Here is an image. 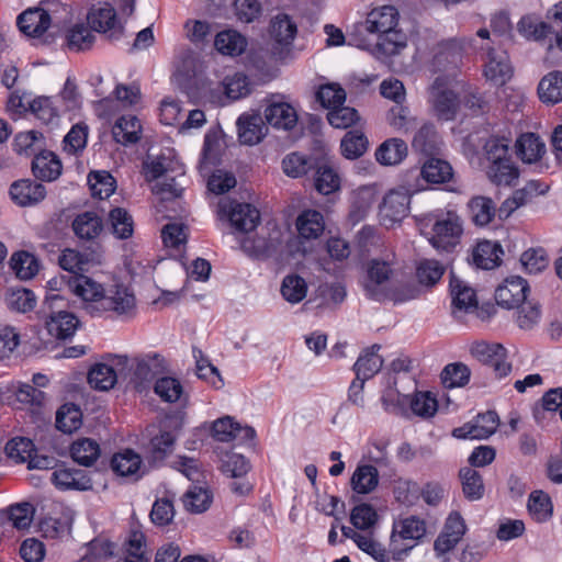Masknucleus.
<instances>
[{
  "label": "nucleus",
  "mask_w": 562,
  "mask_h": 562,
  "mask_svg": "<svg viewBox=\"0 0 562 562\" xmlns=\"http://www.w3.org/2000/svg\"><path fill=\"white\" fill-rule=\"evenodd\" d=\"M67 300L59 293L46 294L37 314L48 334L56 339H68L79 327L78 317L66 310Z\"/></svg>",
  "instance_id": "1"
},
{
  "label": "nucleus",
  "mask_w": 562,
  "mask_h": 562,
  "mask_svg": "<svg viewBox=\"0 0 562 562\" xmlns=\"http://www.w3.org/2000/svg\"><path fill=\"white\" fill-rule=\"evenodd\" d=\"M476 35L482 41V44L476 47L484 52L482 58L484 60L483 74L485 79L493 86H504L510 80L514 72L507 52L491 46L494 40L491 38V32L487 29H480Z\"/></svg>",
  "instance_id": "2"
},
{
  "label": "nucleus",
  "mask_w": 562,
  "mask_h": 562,
  "mask_svg": "<svg viewBox=\"0 0 562 562\" xmlns=\"http://www.w3.org/2000/svg\"><path fill=\"white\" fill-rule=\"evenodd\" d=\"M426 532V521L418 516L411 515L395 520L390 537L392 559L397 562L403 561Z\"/></svg>",
  "instance_id": "3"
},
{
  "label": "nucleus",
  "mask_w": 562,
  "mask_h": 562,
  "mask_svg": "<svg viewBox=\"0 0 562 562\" xmlns=\"http://www.w3.org/2000/svg\"><path fill=\"white\" fill-rule=\"evenodd\" d=\"M392 274L391 260L372 259L368 263L367 277L363 283L366 295L378 302L386 299L395 302L404 301L405 299L401 297L391 286Z\"/></svg>",
  "instance_id": "4"
},
{
  "label": "nucleus",
  "mask_w": 562,
  "mask_h": 562,
  "mask_svg": "<svg viewBox=\"0 0 562 562\" xmlns=\"http://www.w3.org/2000/svg\"><path fill=\"white\" fill-rule=\"evenodd\" d=\"M432 233L429 239L432 247L450 251L460 243L463 233L462 220L454 211L439 212L432 225Z\"/></svg>",
  "instance_id": "5"
},
{
  "label": "nucleus",
  "mask_w": 562,
  "mask_h": 562,
  "mask_svg": "<svg viewBox=\"0 0 562 562\" xmlns=\"http://www.w3.org/2000/svg\"><path fill=\"white\" fill-rule=\"evenodd\" d=\"M428 103L438 120L452 121L460 109V98L446 77H437L428 89Z\"/></svg>",
  "instance_id": "6"
},
{
  "label": "nucleus",
  "mask_w": 562,
  "mask_h": 562,
  "mask_svg": "<svg viewBox=\"0 0 562 562\" xmlns=\"http://www.w3.org/2000/svg\"><path fill=\"white\" fill-rule=\"evenodd\" d=\"M217 213L221 217H226L231 225L241 233L254 231L260 222V213L255 206L226 198L220 200Z\"/></svg>",
  "instance_id": "7"
},
{
  "label": "nucleus",
  "mask_w": 562,
  "mask_h": 562,
  "mask_svg": "<svg viewBox=\"0 0 562 562\" xmlns=\"http://www.w3.org/2000/svg\"><path fill=\"white\" fill-rule=\"evenodd\" d=\"M467 532L462 516L453 512L443 525L442 530L434 541V553L440 562H450V552L458 546Z\"/></svg>",
  "instance_id": "8"
},
{
  "label": "nucleus",
  "mask_w": 562,
  "mask_h": 562,
  "mask_svg": "<svg viewBox=\"0 0 562 562\" xmlns=\"http://www.w3.org/2000/svg\"><path fill=\"white\" fill-rule=\"evenodd\" d=\"M296 34V23L288 14H278L271 20L269 35L271 54L276 59L283 60L290 55Z\"/></svg>",
  "instance_id": "9"
},
{
  "label": "nucleus",
  "mask_w": 562,
  "mask_h": 562,
  "mask_svg": "<svg viewBox=\"0 0 562 562\" xmlns=\"http://www.w3.org/2000/svg\"><path fill=\"white\" fill-rule=\"evenodd\" d=\"M134 293L123 284H113L104 290L103 297L95 305L97 315L112 313L116 316H130L135 311Z\"/></svg>",
  "instance_id": "10"
},
{
  "label": "nucleus",
  "mask_w": 562,
  "mask_h": 562,
  "mask_svg": "<svg viewBox=\"0 0 562 562\" xmlns=\"http://www.w3.org/2000/svg\"><path fill=\"white\" fill-rule=\"evenodd\" d=\"M131 384L142 393L148 390L153 380L165 370L164 358L156 352H149L135 358L132 366Z\"/></svg>",
  "instance_id": "11"
},
{
  "label": "nucleus",
  "mask_w": 562,
  "mask_h": 562,
  "mask_svg": "<svg viewBox=\"0 0 562 562\" xmlns=\"http://www.w3.org/2000/svg\"><path fill=\"white\" fill-rule=\"evenodd\" d=\"M409 204L411 194L406 189L401 188L387 192L379 206L381 224L390 227L401 222L408 215Z\"/></svg>",
  "instance_id": "12"
},
{
  "label": "nucleus",
  "mask_w": 562,
  "mask_h": 562,
  "mask_svg": "<svg viewBox=\"0 0 562 562\" xmlns=\"http://www.w3.org/2000/svg\"><path fill=\"white\" fill-rule=\"evenodd\" d=\"M471 355L483 364L493 368L497 378L507 376L512 364L507 361L506 349L501 344L479 341L471 346Z\"/></svg>",
  "instance_id": "13"
},
{
  "label": "nucleus",
  "mask_w": 562,
  "mask_h": 562,
  "mask_svg": "<svg viewBox=\"0 0 562 562\" xmlns=\"http://www.w3.org/2000/svg\"><path fill=\"white\" fill-rule=\"evenodd\" d=\"M499 425L498 415L493 411L479 414L474 419L452 430L457 439L483 440L495 434Z\"/></svg>",
  "instance_id": "14"
},
{
  "label": "nucleus",
  "mask_w": 562,
  "mask_h": 562,
  "mask_svg": "<svg viewBox=\"0 0 562 562\" xmlns=\"http://www.w3.org/2000/svg\"><path fill=\"white\" fill-rule=\"evenodd\" d=\"M143 170L147 181L167 178L170 173H186L184 166L171 149H166L157 156L148 155L143 164Z\"/></svg>",
  "instance_id": "15"
},
{
  "label": "nucleus",
  "mask_w": 562,
  "mask_h": 562,
  "mask_svg": "<svg viewBox=\"0 0 562 562\" xmlns=\"http://www.w3.org/2000/svg\"><path fill=\"white\" fill-rule=\"evenodd\" d=\"M88 22L94 31L105 34L110 40L117 41L123 35V26L117 20L116 11L108 2L92 8L88 14Z\"/></svg>",
  "instance_id": "16"
},
{
  "label": "nucleus",
  "mask_w": 562,
  "mask_h": 562,
  "mask_svg": "<svg viewBox=\"0 0 562 562\" xmlns=\"http://www.w3.org/2000/svg\"><path fill=\"white\" fill-rule=\"evenodd\" d=\"M52 483L59 491H89L92 480L87 471L76 468H57L52 472Z\"/></svg>",
  "instance_id": "17"
},
{
  "label": "nucleus",
  "mask_w": 562,
  "mask_h": 562,
  "mask_svg": "<svg viewBox=\"0 0 562 562\" xmlns=\"http://www.w3.org/2000/svg\"><path fill=\"white\" fill-rule=\"evenodd\" d=\"M528 283L521 277L507 278L495 291V301L505 308H516L527 300Z\"/></svg>",
  "instance_id": "18"
},
{
  "label": "nucleus",
  "mask_w": 562,
  "mask_h": 562,
  "mask_svg": "<svg viewBox=\"0 0 562 562\" xmlns=\"http://www.w3.org/2000/svg\"><path fill=\"white\" fill-rule=\"evenodd\" d=\"M450 292L452 297V314L459 317V313H472L477 307L475 291L464 281L451 274Z\"/></svg>",
  "instance_id": "19"
},
{
  "label": "nucleus",
  "mask_w": 562,
  "mask_h": 562,
  "mask_svg": "<svg viewBox=\"0 0 562 562\" xmlns=\"http://www.w3.org/2000/svg\"><path fill=\"white\" fill-rule=\"evenodd\" d=\"M16 23L25 35L38 37L48 30L52 18L44 8H30L18 16Z\"/></svg>",
  "instance_id": "20"
},
{
  "label": "nucleus",
  "mask_w": 562,
  "mask_h": 562,
  "mask_svg": "<svg viewBox=\"0 0 562 562\" xmlns=\"http://www.w3.org/2000/svg\"><path fill=\"white\" fill-rule=\"evenodd\" d=\"M63 171V164L58 156L50 150H41L33 157L32 172L36 179L42 181H55Z\"/></svg>",
  "instance_id": "21"
},
{
  "label": "nucleus",
  "mask_w": 562,
  "mask_h": 562,
  "mask_svg": "<svg viewBox=\"0 0 562 562\" xmlns=\"http://www.w3.org/2000/svg\"><path fill=\"white\" fill-rule=\"evenodd\" d=\"M10 195L18 205L30 206L45 198L46 189L42 183L31 179H21L11 184Z\"/></svg>",
  "instance_id": "22"
},
{
  "label": "nucleus",
  "mask_w": 562,
  "mask_h": 562,
  "mask_svg": "<svg viewBox=\"0 0 562 562\" xmlns=\"http://www.w3.org/2000/svg\"><path fill=\"white\" fill-rule=\"evenodd\" d=\"M484 168L487 179L497 187H515L518 183L520 171L513 157L485 165Z\"/></svg>",
  "instance_id": "23"
},
{
  "label": "nucleus",
  "mask_w": 562,
  "mask_h": 562,
  "mask_svg": "<svg viewBox=\"0 0 562 562\" xmlns=\"http://www.w3.org/2000/svg\"><path fill=\"white\" fill-rule=\"evenodd\" d=\"M70 286L77 296L89 303L88 310L91 315L95 316V305H99L105 290L103 285L87 276L80 274L74 279Z\"/></svg>",
  "instance_id": "24"
},
{
  "label": "nucleus",
  "mask_w": 562,
  "mask_h": 562,
  "mask_svg": "<svg viewBox=\"0 0 562 562\" xmlns=\"http://www.w3.org/2000/svg\"><path fill=\"white\" fill-rule=\"evenodd\" d=\"M398 12L392 5H383L371 10L364 21V29L369 33L378 34V36L397 26Z\"/></svg>",
  "instance_id": "25"
},
{
  "label": "nucleus",
  "mask_w": 562,
  "mask_h": 562,
  "mask_svg": "<svg viewBox=\"0 0 562 562\" xmlns=\"http://www.w3.org/2000/svg\"><path fill=\"white\" fill-rule=\"evenodd\" d=\"M267 122L278 128L290 131L297 123L296 110L288 102H272L265 110Z\"/></svg>",
  "instance_id": "26"
},
{
  "label": "nucleus",
  "mask_w": 562,
  "mask_h": 562,
  "mask_svg": "<svg viewBox=\"0 0 562 562\" xmlns=\"http://www.w3.org/2000/svg\"><path fill=\"white\" fill-rule=\"evenodd\" d=\"M517 32L527 41L541 42L552 33V26L535 13H528L517 22Z\"/></svg>",
  "instance_id": "27"
},
{
  "label": "nucleus",
  "mask_w": 562,
  "mask_h": 562,
  "mask_svg": "<svg viewBox=\"0 0 562 562\" xmlns=\"http://www.w3.org/2000/svg\"><path fill=\"white\" fill-rule=\"evenodd\" d=\"M237 127L238 138L245 145H256L265 135V124L258 114H241L237 120Z\"/></svg>",
  "instance_id": "28"
},
{
  "label": "nucleus",
  "mask_w": 562,
  "mask_h": 562,
  "mask_svg": "<svg viewBox=\"0 0 562 562\" xmlns=\"http://www.w3.org/2000/svg\"><path fill=\"white\" fill-rule=\"evenodd\" d=\"M381 347L379 345H373L363 350V352L358 357L352 367L357 378L368 381L381 370L383 359L378 353Z\"/></svg>",
  "instance_id": "29"
},
{
  "label": "nucleus",
  "mask_w": 562,
  "mask_h": 562,
  "mask_svg": "<svg viewBox=\"0 0 562 562\" xmlns=\"http://www.w3.org/2000/svg\"><path fill=\"white\" fill-rule=\"evenodd\" d=\"M379 471L372 464H358L350 479V486L357 494L372 493L379 485Z\"/></svg>",
  "instance_id": "30"
},
{
  "label": "nucleus",
  "mask_w": 562,
  "mask_h": 562,
  "mask_svg": "<svg viewBox=\"0 0 562 562\" xmlns=\"http://www.w3.org/2000/svg\"><path fill=\"white\" fill-rule=\"evenodd\" d=\"M112 134L124 146L136 144L142 135L140 121L135 115H123L115 122Z\"/></svg>",
  "instance_id": "31"
},
{
  "label": "nucleus",
  "mask_w": 562,
  "mask_h": 562,
  "mask_svg": "<svg viewBox=\"0 0 562 562\" xmlns=\"http://www.w3.org/2000/svg\"><path fill=\"white\" fill-rule=\"evenodd\" d=\"M517 156L526 164L538 161L546 153V145L535 133L521 134L516 140Z\"/></svg>",
  "instance_id": "32"
},
{
  "label": "nucleus",
  "mask_w": 562,
  "mask_h": 562,
  "mask_svg": "<svg viewBox=\"0 0 562 562\" xmlns=\"http://www.w3.org/2000/svg\"><path fill=\"white\" fill-rule=\"evenodd\" d=\"M247 38L235 30H224L216 34L214 46L218 53L227 56H239L247 48Z\"/></svg>",
  "instance_id": "33"
},
{
  "label": "nucleus",
  "mask_w": 562,
  "mask_h": 562,
  "mask_svg": "<svg viewBox=\"0 0 562 562\" xmlns=\"http://www.w3.org/2000/svg\"><path fill=\"white\" fill-rule=\"evenodd\" d=\"M176 443V435L169 430H160L157 435L153 436L146 447L148 459L154 462L164 461L170 453H172Z\"/></svg>",
  "instance_id": "34"
},
{
  "label": "nucleus",
  "mask_w": 562,
  "mask_h": 562,
  "mask_svg": "<svg viewBox=\"0 0 562 562\" xmlns=\"http://www.w3.org/2000/svg\"><path fill=\"white\" fill-rule=\"evenodd\" d=\"M503 249L499 244L490 240L480 241L473 251V261L477 268L490 270L501 263Z\"/></svg>",
  "instance_id": "35"
},
{
  "label": "nucleus",
  "mask_w": 562,
  "mask_h": 562,
  "mask_svg": "<svg viewBox=\"0 0 562 562\" xmlns=\"http://www.w3.org/2000/svg\"><path fill=\"white\" fill-rule=\"evenodd\" d=\"M376 201V192L371 187H361L352 194L349 218L352 223L362 221Z\"/></svg>",
  "instance_id": "36"
},
{
  "label": "nucleus",
  "mask_w": 562,
  "mask_h": 562,
  "mask_svg": "<svg viewBox=\"0 0 562 562\" xmlns=\"http://www.w3.org/2000/svg\"><path fill=\"white\" fill-rule=\"evenodd\" d=\"M407 155V145L401 138H390L383 142L375 151L378 162L383 166L400 164Z\"/></svg>",
  "instance_id": "37"
},
{
  "label": "nucleus",
  "mask_w": 562,
  "mask_h": 562,
  "mask_svg": "<svg viewBox=\"0 0 562 562\" xmlns=\"http://www.w3.org/2000/svg\"><path fill=\"white\" fill-rule=\"evenodd\" d=\"M471 220L475 226L485 227L494 218L496 206L491 198L477 195L468 203Z\"/></svg>",
  "instance_id": "38"
},
{
  "label": "nucleus",
  "mask_w": 562,
  "mask_h": 562,
  "mask_svg": "<svg viewBox=\"0 0 562 562\" xmlns=\"http://www.w3.org/2000/svg\"><path fill=\"white\" fill-rule=\"evenodd\" d=\"M325 223L321 212L307 210L301 213L296 220L299 235L305 239L318 238L324 232Z\"/></svg>",
  "instance_id": "39"
},
{
  "label": "nucleus",
  "mask_w": 562,
  "mask_h": 562,
  "mask_svg": "<svg viewBox=\"0 0 562 562\" xmlns=\"http://www.w3.org/2000/svg\"><path fill=\"white\" fill-rule=\"evenodd\" d=\"M103 228L101 217L94 212L78 214L72 222V229L80 239L91 240L100 235Z\"/></svg>",
  "instance_id": "40"
},
{
  "label": "nucleus",
  "mask_w": 562,
  "mask_h": 562,
  "mask_svg": "<svg viewBox=\"0 0 562 562\" xmlns=\"http://www.w3.org/2000/svg\"><path fill=\"white\" fill-rule=\"evenodd\" d=\"M46 143L44 135L35 130L20 132L14 137V150L25 157H35L37 153L44 150Z\"/></svg>",
  "instance_id": "41"
},
{
  "label": "nucleus",
  "mask_w": 562,
  "mask_h": 562,
  "mask_svg": "<svg viewBox=\"0 0 562 562\" xmlns=\"http://www.w3.org/2000/svg\"><path fill=\"white\" fill-rule=\"evenodd\" d=\"M539 99L543 103L555 104L562 101V71H551L538 85Z\"/></svg>",
  "instance_id": "42"
},
{
  "label": "nucleus",
  "mask_w": 562,
  "mask_h": 562,
  "mask_svg": "<svg viewBox=\"0 0 562 562\" xmlns=\"http://www.w3.org/2000/svg\"><path fill=\"white\" fill-rule=\"evenodd\" d=\"M10 267L19 279L31 280L37 274L40 262L33 254L21 250L11 256Z\"/></svg>",
  "instance_id": "43"
},
{
  "label": "nucleus",
  "mask_w": 562,
  "mask_h": 562,
  "mask_svg": "<svg viewBox=\"0 0 562 562\" xmlns=\"http://www.w3.org/2000/svg\"><path fill=\"white\" fill-rule=\"evenodd\" d=\"M315 189L322 194H330L340 188V177L327 162H315Z\"/></svg>",
  "instance_id": "44"
},
{
  "label": "nucleus",
  "mask_w": 562,
  "mask_h": 562,
  "mask_svg": "<svg viewBox=\"0 0 562 562\" xmlns=\"http://www.w3.org/2000/svg\"><path fill=\"white\" fill-rule=\"evenodd\" d=\"M142 465V458L132 449H125L113 456L111 461L112 470L121 476H133L138 474Z\"/></svg>",
  "instance_id": "45"
},
{
  "label": "nucleus",
  "mask_w": 562,
  "mask_h": 562,
  "mask_svg": "<svg viewBox=\"0 0 562 562\" xmlns=\"http://www.w3.org/2000/svg\"><path fill=\"white\" fill-rule=\"evenodd\" d=\"M117 381V373L112 366L106 363H95L88 373V383L92 389L108 391L112 389Z\"/></svg>",
  "instance_id": "46"
},
{
  "label": "nucleus",
  "mask_w": 562,
  "mask_h": 562,
  "mask_svg": "<svg viewBox=\"0 0 562 562\" xmlns=\"http://www.w3.org/2000/svg\"><path fill=\"white\" fill-rule=\"evenodd\" d=\"M280 293L288 303L297 304L306 297L307 283L299 274H288L282 280Z\"/></svg>",
  "instance_id": "47"
},
{
  "label": "nucleus",
  "mask_w": 562,
  "mask_h": 562,
  "mask_svg": "<svg viewBox=\"0 0 562 562\" xmlns=\"http://www.w3.org/2000/svg\"><path fill=\"white\" fill-rule=\"evenodd\" d=\"M528 512L538 522H544L552 517L553 504L550 496L543 491H533L528 498Z\"/></svg>",
  "instance_id": "48"
},
{
  "label": "nucleus",
  "mask_w": 562,
  "mask_h": 562,
  "mask_svg": "<svg viewBox=\"0 0 562 562\" xmlns=\"http://www.w3.org/2000/svg\"><path fill=\"white\" fill-rule=\"evenodd\" d=\"M368 144V138L362 131L350 130L341 139V154L347 159H357L367 151Z\"/></svg>",
  "instance_id": "49"
},
{
  "label": "nucleus",
  "mask_w": 562,
  "mask_h": 562,
  "mask_svg": "<svg viewBox=\"0 0 562 562\" xmlns=\"http://www.w3.org/2000/svg\"><path fill=\"white\" fill-rule=\"evenodd\" d=\"M510 144L512 139L505 135L490 137L483 148L485 165L510 158Z\"/></svg>",
  "instance_id": "50"
},
{
  "label": "nucleus",
  "mask_w": 562,
  "mask_h": 562,
  "mask_svg": "<svg viewBox=\"0 0 562 562\" xmlns=\"http://www.w3.org/2000/svg\"><path fill=\"white\" fill-rule=\"evenodd\" d=\"M81 424L82 413L72 403L64 404L56 413V427L65 434H72L80 428Z\"/></svg>",
  "instance_id": "51"
},
{
  "label": "nucleus",
  "mask_w": 562,
  "mask_h": 562,
  "mask_svg": "<svg viewBox=\"0 0 562 562\" xmlns=\"http://www.w3.org/2000/svg\"><path fill=\"white\" fill-rule=\"evenodd\" d=\"M71 457L77 463L89 467L93 464L100 456V447L97 441L82 438L71 445Z\"/></svg>",
  "instance_id": "52"
},
{
  "label": "nucleus",
  "mask_w": 562,
  "mask_h": 562,
  "mask_svg": "<svg viewBox=\"0 0 562 562\" xmlns=\"http://www.w3.org/2000/svg\"><path fill=\"white\" fill-rule=\"evenodd\" d=\"M406 46V35L396 29L385 31L378 36L375 49L378 53L392 56Z\"/></svg>",
  "instance_id": "53"
},
{
  "label": "nucleus",
  "mask_w": 562,
  "mask_h": 562,
  "mask_svg": "<svg viewBox=\"0 0 562 562\" xmlns=\"http://www.w3.org/2000/svg\"><path fill=\"white\" fill-rule=\"evenodd\" d=\"M471 370L462 362L447 364L441 374V382L447 389L462 387L470 381Z\"/></svg>",
  "instance_id": "54"
},
{
  "label": "nucleus",
  "mask_w": 562,
  "mask_h": 562,
  "mask_svg": "<svg viewBox=\"0 0 562 562\" xmlns=\"http://www.w3.org/2000/svg\"><path fill=\"white\" fill-rule=\"evenodd\" d=\"M316 160L300 153L288 154L282 160L284 173L291 178H300L315 167Z\"/></svg>",
  "instance_id": "55"
},
{
  "label": "nucleus",
  "mask_w": 562,
  "mask_h": 562,
  "mask_svg": "<svg viewBox=\"0 0 562 562\" xmlns=\"http://www.w3.org/2000/svg\"><path fill=\"white\" fill-rule=\"evenodd\" d=\"M423 178L430 183H445L452 177V168L449 162L429 158L422 168Z\"/></svg>",
  "instance_id": "56"
},
{
  "label": "nucleus",
  "mask_w": 562,
  "mask_h": 562,
  "mask_svg": "<svg viewBox=\"0 0 562 562\" xmlns=\"http://www.w3.org/2000/svg\"><path fill=\"white\" fill-rule=\"evenodd\" d=\"M112 232L116 238L127 239L133 235L134 221L132 215L122 207H115L109 213Z\"/></svg>",
  "instance_id": "57"
},
{
  "label": "nucleus",
  "mask_w": 562,
  "mask_h": 562,
  "mask_svg": "<svg viewBox=\"0 0 562 562\" xmlns=\"http://www.w3.org/2000/svg\"><path fill=\"white\" fill-rule=\"evenodd\" d=\"M460 479L464 496L470 501H477L484 494V484L481 474L472 469L464 468L460 470Z\"/></svg>",
  "instance_id": "58"
},
{
  "label": "nucleus",
  "mask_w": 562,
  "mask_h": 562,
  "mask_svg": "<svg viewBox=\"0 0 562 562\" xmlns=\"http://www.w3.org/2000/svg\"><path fill=\"white\" fill-rule=\"evenodd\" d=\"M91 194L101 200L108 199L115 191V179L108 171H94L88 176Z\"/></svg>",
  "instance_id": "59"
},
{
  "label": "nucleus",
  "mask_w": 562,
  "mask_h": 562,
  "mask_svg": "<svg viewBox=\"0 0 562 562\" xmlns=\"http://www.w3.org/2000/svg\"><path fill=\"white\" fill-rule=\"evenodd\" d=\"M66 40L69 49L79 52L92 46L94 35L85 24H75L68 30Z\"/></svg>",
  "instance_id": "60"
},
{
  "label": "nucleus",
  "mask_w": 562,
  "mask_h": 562,
  "mask_svg": "<svg viewBox=\"0 0 562 562\" xmlns=\"http://www.w3.org/2000/svg\"><path fill=\"white\" fill-rule=\"evenodd\" d=\"M183 503L188 510L200 514L210 507L212 503V494L205 487L192 486L186 493Z\"/></svg>",
  "instance_id": "61"
},
{
  "label": "nucleus",
  "mask_w": 562,
  "mask_h": 562,
  "mask_svg": "<svg viewBox=\"0 0 562 562\" xmlns=\"http://www.w3.org/2000/svg\"><path fill=\"white\" fill-rule=\"evenodd\" d=\"M4 451L9 459L16 463H24L31 459L34 443L29 438L16 437L7 442Z\"/></svg>",
  "instance_id": "62"
},
{
  "label": "nucleus",
  "mask_w": 562,
  "mask_h": 562,
  "mask_svg": "<svg viewBox=\"0 0 562 562\" xmlns=\"http://www.w3.org/2000/svg\"><path fill=\"white\" fill-rule=\"evenodd\" d=\"M393 493L398 503L413 506L420 498V486L413 480L400 479L395 482Z\"/></svg>",
  "instance_id": "63"
},
{
  "label": "nucleus",
  "mask_w": 562,
  "mask_h": 562,
  "mask_svg": "<svg viewBox=\"0 0 562 562\" xmlns=\"http://www.w3.org/2000/svg\"><path fill=\"white\" fill-rule=\"evenodd\" d=\"M445 273V267L437 260L424 259L417 266L416 276L419 283L431 286L436 284Z\"/></svg>",
  "instance_id": "64"
}]
</instances>
